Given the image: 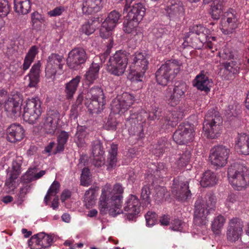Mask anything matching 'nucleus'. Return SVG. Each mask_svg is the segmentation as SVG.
<instances>
[{"label":"nucleus","instance_id":"1","mask_svg":"<svg viewBox=\"0 0 249 249\" xmlns=\"http://www.w3.org/2000/svg\"><path fill=\"white\" fill-rule=\"evenodd\" d=\"M123 192V188L119 183L115 184L113 188L109 183L103 186L98 202L100 213H108L110 215L115 217L124 211L127 215V218L132 220L140 212L141 203L136 196L130 195L122 209Z\"/></svg>","mask_w":249,"mask_h":249},{"label":"nucleus","instance_id":"2","mask_svg":"<svg viewBox=\"0 0 249 249\" xmlns=\"http://www.w3.org/2000/svg\"><path fill=\"white\" fill-rule=\"evenodd\" d=\"M216 197L212 193H208L204 198H198L195 204L194 222L198 226L205 225L208 220L207 216L214 211Z\"/></svg>","mask_w":249,"mask_h":249},{"label":"nucleus","instance_id":"3","mask_svg":"<svg viewBox=\"0 0 249 249\" xmlns=\"http://www.w3.org/2000/svg\"><path fill=\"white\" fill-rule=\"evenodd\" d=\"M228 178L234 189L242 190L249 185V168L243 163L234 162L228 168Z\"/></svg>","mask_w":249,"mask_h":249},{"label":"nucleus","instance_id":"4","mask_svg":"<svg viewBox=\"0 0 249 249\" xmlns=\"http://www.w3.org/2000/svg\"><path fill=\"white\" fill-rule=\"evenodd\" d=\"M128 61L130 64V79L132 81H142L148 69L149 62L147 55L140 52H135L131 55L129 53Z\"/></svg>","mask_w":249,"mask_h":249},{"label":"nucleus","instance_id":"5","mask_svg":"<svg viewBox=\"0 0 249 249\" xmlns=\"http://www.w3.org/2000/svg\"><path fill=\"white\" fill-rule=\"evenodd\" d=\"M181 64L176 60H168L155 73L157 83L166 86L180 71Z\"/></svg>","mask_w":249,"mask_h":249},{"label":"nucleus","instance_id":"6","mask_svg":"<svg viewBox=\"0 0 249 249\" xmlns=\"http://www.w3.org/2000/svg\"><path fill=\"white\" fill-rule=\"evenodd\" d=\"M222 119L219 113L213 109L209 110L205 117L203 129L208 138L215 139L219 134L222 128Z\"/></svg>","mask_w":249,"mask_h":249},{"label":"nucleus","instance_id":"7","mask_svg":"<svg viewBox=\"0 0 249 249\" xmlns=\"http://www.w3.org/2000/svg\"><path fill=\"white\" fill-rule=\"evenodd\" d=\"M85 105L90 113L98 114L105 108V95L103 89L99 87H93L88 90L85 96Z\"/></svg>","mask_w":249,"mask_h":249},{"label":"nucleus","instance_id":"8","mask_svg":"<svg viewBox=\"0 0 249 249\" xmlns=\"http://www.w3.org/2000/svg\"><path fill=\"white\" fill-rule=\"evenodd\" d=\"M129 53L117 51L110 56L107 64V71L112 74L120 76L125 71L128 61Z\"/></svg>","mask_w":249,"mask_h":249},{"label":"nucleus","instance_id":"9","mask_svg":"<svg viewBox=\"0 0 249 249\" xmlns=\"http://www.w3.org/2000/svg\"><path fill=\"white\" fill-rule=\"evenodd\" d=\"M41 105V101L37 97L28 99L24 107L23 114L24 120L29 124L36 123L42 112Z\"/></svg>","mask_w":249,"mask_h":249},{"label":"nucleus","instance_id":"10","mask_svg":"<svg viewBox=\"0 0 249 249\" xmlns=\"http://www.w3.org/2000/svg\"><path fill=\"white\" fill-rule=\"evenodd\" d=\"M221 30L225 35L233 33L238 28L239 20L235 10L229 8L223 13L221 17Z\"/></svg>","mask_w":249,"mask_h":249},{"label":"nucleus","instance_id":"11","mask_svg":"<svg viewBox=\"0 0 249 249\" xmlns=\"http://www.w3.org/2000/svg\"><path fill=\"white\" fill-rule=\"evenodd\" d=\"M88 58V55L84 48L75 47L68 53L66 64L70 69L77 70L85 63Z\"/></svg>","mask_w":249,"mask_h":249},{"label":"nucleus","instance_id":"12","mask_svg":"<svg viewBox=\"0 0 249 249\" xmlns=\"http://www.w3.org/2000/svg\"><path fill=\"white\" fill-rule=\"evenodd\" d=\"M187 86L184 83H177L173 89L166 90L164 98L166 103L171 107H175L179 104L185 96Z\"/></svg>","mask_w":249,"mask_h":249},{"label":"nucleus","instance_id":"13","mask_svg":"<svg viewBox=\"0 0 249 249\" xmlns=\"http://www.w3.org/2000/svg\"><path fill=\"white\" fill-rule=\"evenodd\" d=\"M135 97L128 92L114 99L111 103V110L113 114H122L125 113L133 104Z\"/></svg>","mask_w":249,"mask_h":249},{"label":"nucleus","instance_id":"14","mask_svg":"<svg viewBox=\"0 0 249 249\" xmlns=\"http://www.w3.org/2000/svg\"><path fill=\"white\" fill-rule=\"evenodd\" d=\"M64 64V57L56 53H52L47 60L45 76L53 80L58 70H62Z\"/></svg>","mask_w":249,"mask_h":249},{"label":"nucleus","instance_id":"15","mask_svg":"<svg viewBox=\"0 0 249 249\" xmlns=\"http://www.w3.org/2000/svg\"><path fill=\"white\" fill-rule=\"evenodd\" d=\"M194 136L193 126L189 123H182L174 132L173 139L178 144H186L192 142Z\"/></svg>","mask_w":249,"mask_h":249},{"label":"nucleus","instance_id":"16","mask_svg":"<svg viewBox=\"0 0 249 249\" xmlns=\"http://www.w3.org/2000/svg\"><path fill=\"white\" fill-rule=\"evenodd\" d=\"M230 152L229 148L223 145H218L213 148L210 152L209 159L211 163L217 167H223L227 163Z\"/></svg>","mask_w":249,"mask_h":249},{"label":"nucleus","instance_id":"17","mask_svg":"<svg viewBox=\"0 0 249 249\" xmlns=\"http://www.w3.org/2000/svg\"><path fill=\"white\" fill-rule=\"evenodd\" d=\"M60 115L55 110H49L43 120L42 128L46 134L53 135L58 128Z\"/></svg>","mask_w":249,"mask_h":249},{"label":"nucleus","instance_id":"18","mask_svg":"<svg viewBox=\"0 0 249 249\" xmlns=\"http://www.w3.org/2000/svg\"><path fill=\"white\" fill-rule=\"evenodd\" d=\"M145 6L141 2H131L130 4L126 1L124 8L123 14L127 13L126 18L140 22L145 15Z\"/></svg>","mask_w":249,"mask_h":249},{"label":"nucleus","instance_id":"19","mask_svg":"<svg viewBox=\"0 0 249 249\" xmlns=\"http://www.w3.org/2000/svg\"><path fill=\"white\" fill-rule=\"evenodd\" d=\"M53 241L51 235L44 232L32 236L28 241L31 249H43L50 247Z\"/></svg>","mask_w":249,"mask_h":249},{"label":"nucleus","instance_id":"20","mask_svg":"<svg viewBox=\"0 0 249 249\" xmlns=\"http://www.w3.org/2000/svg\"><path fill=\"white\" fill-rule=\"evenodd\" d=\"M172 192L177 199L181 201L191 196V191L189 189V181L182 178L174 180Z\"/></svg>","mask_w":249,"mask_h":249},{"label":"nucleus","instance_id":"21","mask_svg":"<svg viewBox=\"0 0 249 249\" xmlns=\"http://www.w3.org/2000/svg\"><path fill=\"white\" fill-rule=\"evenodd\" d=\"M167 16L173 20H178L183 18L185 14L184 8L182 2L172 0L166 7Z\"/></svg>","mask_w":249,"mask_h":249},{"label":"nucleus","instance_id":"22","mask_svg":"<svg viewBox=\"0 0 249 249\" xmlns=\"http://www.w3.org/2000/svg\"><path fill=\"white\" fill-rule=\"evenodd\" d=\"M6 134L8 141L16 142L21 141L24 138V130L21 125L13 124L7 127Z\"/></svg>","mask_w":249,"mask_h":249},{"label":"nucleus","instance_id":"23","mask_svg":"<svg viewBox=\"0 0 249 249\" xmlns=\"http://www.w3.org/2000/svg\"><path fill=\"white\" fill-rule=\"evenodd\" d=\"M107 0H83L82 10L83 14L89 15L99 12Z\"/></svg>","mask_w":249,"mask_h":249},{"label":"nucleus","instance_id":"24","mask_svg":"<svg viewBox=\"0 0 249 249\" xmlns=\"http://www.w3.org/2000/svg\"><path fill=\"white\" fill-rule=\"evenodd\" d=\"M235 148L241 154L249 155V135L244 133L238 134L235 140Z\"/></svg>","mask_w":249,"mask_h":249},{"label":"nucleus","instance_id":"25","mask_svg":"<svg viewBox=\"0 0 249 249\" xmlns=\"http://www.w3.org/2000/svg\"><path fill=\"white\" fill-rule=\"evenodd\" d=\"M209 30L201 25H195L189 28V31L185 34V38L187 39L191 36H194L195 35L200 36L199 40L202 42H206L207 40V35Z\"/></svg>","mask_w":249,"mask_h":249},{"label":"nucleus","instance_id":"26","mask_svg":"<svg viewBox=\"0 0 249 249\" xmlns=\"http://www.w3.org/2000/svg\"><path fill=\"white\" fill-rule=\"evenodd\" d=\"M118 145L114 143L111 145L110 149L108 150V154L105 162L107 170L109 171H112L117 166Z\"/></svg>","mask_w":249,"mask_h":249},{"label":"nucleus","instance_id":"27","mask_svg":"<svg viewBox=\"0 0 249 249\" xmlns=\"http://www.w3.org/2000/svg\"><path fill=\"white\" fill-rule=\"evenodd\" d=\"M5 111L8 116L13 118L20 114V106L19 103L13 98L9 99L4 105Z\"/></svg>","mask_w":249,"mask_h":249},{"label":"nucleus","instance_id":"28","mask_svg":"<svg viewBox=\"0 0 249 249\" xmlns=\"http://www.w3.org/2000/svg\"><path fill=\"white\" fill-rule=\"evenodd\" d=\"M104 149L100 142L92 144V154L94 157V164L95 166L99 167L104 163Z\"/></svg>","mask_w":249,"mask_h":249},{"label":"nucleus","instance_id":"29","mask_svg":"<svg viewBox=\"0 0 249 249\" xmlns=\"http://www.w3.org/2000/svg\"><path fill=\"white\" fill-rule=\"evenodd\" d=\"M99 189V187L93 186L86 191L84 198L85 205L87 208H90L95 204Z\"/></svg>","mask_w":249,"mask_h":249},{"label":"nucleus","instance_id":"30","mask_svg":"<svg viewBox=\"0 0 249 249\" xmlns=\"http://www.w3.org/2000/svg\"><path fill=\"white\" fill-rule=\"evenodd\" d=\"M81 77L77 75L65 85V93L67 99H71L77 90Z\"/></svg>","mask_w":249,"mask_h":249},{"label":"nucleus","instance_id":"31","mask_svg":"<svg viewBox=\"0 0 249 249\" xmlns=\"http://www.w3.org/2000/svg\"><path fill=\"white\" fill-rule=\"evenodd\" d=\"M41 63L40 61L35 63L30 69L28 74L29 77L30 82L28 85L29 87H35L39 80Z\"/></svg>","mask_w":249,"mask_h":249},{"label":"nucleus","instance_id":"32","mask_svg":"<svg viewBox=\"0 0 249 249\" xmlns=\"http://www.w3.org/2000/svg\"><path fill=\"white\" fill-rule=\"evenodd\" d=\"M38 53V48L36 46H33L30 48L25 56L23 64L21 67L23 72H25L30 68Z\"/></svg>","mask_w":249,"mask_h":249},{"label":"nucleus","instance_id":"33","mask_svg":"<svg viewBox=\"0 0 249 249\" xmlns=\"http://www.w3.org/2000/svg\"><path fill=\"white\" fill-rule=\"evenodd\" d=\"M31 0H14L15 12L20 15L28 14L31 10Z\"/></svg>","mask_w":249,"mask_h":249},{"label":"nucleus","instance_id":"34","mask_svg":"<svg viewBox=\"0 0 249 249\" xmlns=\"http://www.w3.org/2000/svg\"><path fill=\"white\" fill-rule=\"evenodd\" d=\"M88 133L86 128L83 126L77 127V131L74 136V140L77 146L79 148L84 147L86 145L85 139Z\"/></svg>","mask_w":249,"mask_h":249},{"label":"nucleus","instance_id":"35","mask_svg":"<svg viewBox=\"0 0 249 249\" xmlns=\"http://www.w3.org/2000/svg\"><path fill=\"white\" fill-rule=\"evenodd\" d=\"M194 85L198 89L208 91L210 90V82L208 77L204 74L197 75L195 80Z\"/></svg>","mask_w":249,"mask_h":249},{"label":"nucleus","instance_id":"36","mask_svg":"<svg viewBox=\"0 0 249 249\" xmlns=\"http://www.w3.org/2000/svg\"><path fill=\"white\" fill-rule=\"evenodd\" d=\"M224 1L223 0H214L211 5V14L213 19H218L223 11Z\"/></svg>","mask_w":249,"mask_h":249},{"label":"nucleus","instance_id":"37","mask_svg":"<svg viewBox=\"0 0 249 249\" xmlns=\"http://www.w3.org/2000/svg\"><path fill=\"white\" fill-rule=\"evenodd\" d=\"M217 182L216 175L211 171L205 172L200 181V184L203 187L212 186Z\"/></svg>","mask_w":249,"mask_h":249},{"label":"nucleus","instance_id":"38","mask_svg":"<svg viewBox=\"0 0 249 249\" xmlns=\"http://www.w3.org/2000/svg\"><path fill=\"white\" fill-rule=\"evenodd\" d=\"M100 68L99 64L97 63H92L91 64L85 74L86 79L89 83H92L94 80L98 78Z\"/></svg>","mask_w":249,"mask_h":249},{"label":"nucleus","instance_id":"39","mask_svg":"<svg viewBox=\"0 0 249 249\" xmlns=\"http://www.w3.org/2000/svg\"><path fill=\"white\" fill-rule=\"evenodd\" d=\"M226 222V219L221 214L215 216L212 222V230L215 234L219 235Z\"/></svg>","mask_w":249,"mask_h":249},{"label":"nucleus","instance_id":"40","mask_svg":"<svg viewBox=\"0 0 249 249\" xmlns=\"http://www.w3.org/2000/svg\"><path fill=\"white\" fill-rule=\"evenodd\" d=\"M243 231L227 230L226 231L227 239L230 242H235L238 241L239 238L241 239V242L244 244L248 243V241L245 239V237L241 238Z\"/></svg>","mask_w":249,"mask_h":249},{"label":"nucleus","instance_id":"41","mask_svg":"<svg viewBox=\"0 0 249 249\" xmlns=\"http://www.w3.org/2000/svg\"><path fill=\"white\" fill-rule=\"evenodd\" d=\"M169 145V142L165 138L161 139L158 141L157 144L153 145L151 151L156 156L160 157L163 154Z\"/></svg>","mask_w":249,"mask_h":249},{"label":"nucleus","instance_id":"42","mask_svg":"<svg viewBox=\"0 0 249 249\" xmlns=\"http://www.w3.org/2000/svg\"><path fill=\"white\" fill-rule=\"evenodd\" d=\"M32 26L36 30H40L42 24L45 21L44 18L38 12H34L31 14Z\"/></svg>","mask_w":249,"mask_h":249},{"label":"nucleus","instance_id":"43","mask_svg":"<svg viewBox=\"0 0 249 249\" xmlns=\"http://www.w3.org/2000/svg\"><path fill=\"white\" fill-rule=\"evenodd\" d=\"M120 18V15L119 13L114 10L108 14L107 17L103 22L106 23V24L114 29L118 22Z\"/></svg>","mask_w":249,"mask_h":249},{"label":"nucleus","instance_id":"44","mask_svg":"<svg viewBox=\"0 0 249 249\" xmlns=\"http://www.w3.org/2000/svg\"><path fill=\"white\" fill-rule=\"evenodd\" d=\"M60 184L57 181H54L50 186L44 197V202L48 205L49 201L51 200V196H55L59 191Z\"/></svg>","mask_w":249,"mask_h":249},{"label":"nucleus","instance_id":"45","mask_svg":"<svg viewBox=\"0 0 249 249\" xmlns=\"http://www.w3.org/2000/svg\"><path fill=\"white\" fill-rule=\"evenodd\" d=\"M243 221L240 218L235 217L229 219L227 229L243 231Z\"/></svg>","mask_w":249,"mask_h":249},{"label":"nucleus","instance_id":"46","mask_svg":"<svg viewBox=\"0 0 249 249\" xmlns=\"http://www.w3.org/2000/svg\"><path fill=\"white\" fill-rule=\"evenodd\" d=\"M127 21L124 23L123 30L124 32L127 34H133L136 32L139 22L129 19L126 18Z\"/></svg>","mask_w":249,"mask_h":249},{"label":"nucleus","instance_id":"47","mask_svg":"<svg viewBox=\"0 0 249 249\" xmlns=\"http://www.w3.org/2000/svg\"><path fill=\"white\" fill-rule=\"evenodd\" d=\"M150 194L151 192L149 186L145 185L142 188L141 198L143 207H147L150 204Z\"/></svg>","mask_w":249,"mask_h":249},{"label":"nucleus","instance_id":"48","mask_svg":"<svg viewBox=\"0 0 249 249\" xmlns=\"http://www.w3.org/2000/svg\"><path fill=\"white\" fill-rule=\"evenodd\" d=\"M223 65L225 71L228 72L229 74H236L239 72L240 67L236 61H231L223 63Z\"/></svg>","mask_w":249,"mask_h":249},{"label":"nucleus","instance_id":"49","mask_svg":"<svg viewBox=\"0 0 249 249\" xmlns=\"http://www.w3.org/2000/svg\"><path fill=\"white\" fill-rule=\"evenodd\" d=\"M69 137L68 132L65 131H61L57 138L58 146L57 148L58 150L62 151L64 150V145L67 143Z\"/></svg>","mask_w":249,"mask_h":249},{"label":"nucleus","instance_id":"50","mask_svg":"<svg viewBox=\"0 0 249 249\" xmlns=\"http://www.w3.org/2000/svg\"><path fill=\"white\" fill-rule=\"evenodd\" d=\"M240 111L239 105L234 102L229 105L227 108L225 110V114L228 117H235L238 115Z\"/></svg>","mask_w":249,"mask_h":249},{"label":"nucleus","instance_id":"51","mask_svg":"<svg viewBox=\"0 0 249 249\" xmlns=\"http://www.w3.org/2000/svg\"><path fill=\"white\" fill-rule=\"evenodd\" d=\"M90 177L89 170L88 168H83L80 177L81 185L86 187L89 186L91 182Z\"/></svg>","mask_w":249,"mask_h":249},{"label":"nucleus","instance_id":"52","mask_svg":"<svg viewBox=\"0 0 249 249\" xmlns=\"http://www.w3.org/2000/svg\"><path fill=\"white\" fill-rule=\"evenodd\" d=\"M145 120L142 122L139 123L137 121V124H135L134 126H132L129 129L130 132L134 135H137L139 138L143 137V125L142 124L145 122Z\"/></svg>","mask_w":249,"mask_h":249},{"label":"nucleus","instance_id":"53","mask_svg":"<svg viewBox=\"0 0 249 249\" xmlns=\"http://www.w3.org/2000/svg\"><path fill=\"white\" fill-rule=\"evenodd\" d=\"M191 154L190 151L186 150L180 155L178 160V164L180 166L186 165L190 161Z\"/></svg>","mask_w":249,"mask_h":249},{"label":"nucleus","instance_id":"54","mask_svg":"<svg viewBox=\"0 0 249 249\" xmlns=\"http://www.w3.org/2000/svg\"><path fill=\"white\" fill-rule=\"evenodd\" d=\"M114 29L109 25L106 24V23H103L102 26L100 29V35L102 38L108 37L111 33L112 31Z\"/></svg>","mask_w":249,"mask_h":249},{"label":"nucleus","instance_id":"55","mask_svg":"<svg viewBox=\"0 0 249 249\" xmlns=\"http://www.w3.org/2000/svg\"><path fill=\"white\" fill-rule=\"evenodd\" d=\"M37 172V168L34 167L29 168L25 174L22 177V180L25 182H30L34 180V176Z\"/></svg>","mask_w":249,"mask_h":249},{"label":"nucleus","instance_id":"56","mask_svg":"<svg viewBox=\"0 0 249 249\" xmlns=\"http://www.w3.org/2000/svg\"><path fill=\"white\" fill-rule=\"evenodd\" d=\"M146 224L148 226L154 225L157 221V215L155 212H148L145 215Z\"/></svg>","mask_w":249,"mask_h":249},{"label":"nucleus","instance_id":"57","mask_svg":"<svg viewBox=\"0 0 249 249\" xmlns=\"http://www.w3.org/2000/svg\"><path fill=\"white\" fill-rule=\"evenodd\" d=\"M9 12L10 7L7 0H0V16H6Z\"/></svg>","mask_w":249,"mask_h":249},{"label":"nucleus","instance_id":"58","mask_svg":"<svg viewBox=\"0 0 249 249\" xmlns=\"http://www.w3.org/2000/svg\"><path fill=\"white\" fill-rule=\"evenodd\" d=\"M80 31L87 35H90L94 33L95 28L92 26V23L87 22L82 25Z\"/></svg>","mask_w":249,"mask_h":249},{"label":"nucleus","instance_id":"59","mask_svg":"<svg viewBox=\"0 0 249 249\" xmlns=\"http://www.w3.org/2000/svg\"><path fill=\"white\" fill-rule=\"evenodd\" d=\"M8 176L9 178L6 179L5 184L9 189L8 192H11L13 191L15 189V180L17 178H15L14 175L10 173L8 174Z\"/></svg>","mask_w":249,"mask_h":249},{"label":"nucleus","instance_id":"60","mask_svg":"<svg viewBox=\"0 0 249 249\" xmlns=\"http://www.w3.org/2000/svg\"><path fill=\"white\" fill-rule=\"evenodd\" d=\"M184 223L181 220L176 219L173 221L170 226V229L174 231H181Z\"/></svg>","mask_w":249,"mask_h":249},{"label":"nucleus","instance_id":"61","mask_svg":"<svg viewBox=\"0 0 249 249\" xmlns=\"http://www.w3.org/2000/svg\"><path fill=\"white\" fill-rule=\"evenodd\" d=\"M118 124V123L116 118L110 115L106 124V126L109 130H115Z\"/></svg>","mask_w":249,"mask_h":249},{"label":"nucleus","instance_id":"62","mask_svg":"<svg viewBox=\"0 0 249 249\" xmlns=\"http://www.w3.org/2000/svg\"><path fill=\"white\" fill-rule=\"evenodd\" d=\"M20 173V164L16 161H13L12 163V170L10 174L14 175L15 178H18Z\"/></svg>","mask_w":249,"mask_h":249},{"label":"nucleus","instance_id":"63","mask_svg":"<svg viewBox=\"0 0 249 249\" xmlns=\"http://www.w3.org/2000/svg\"><path fill=\"white\" fill-rule=\"evenodd\" d=\"M65 9L63 6H58L55 7L54 9H53L48 12V14L50 17H56L61 15L62 13L64 11Z\"/></svg>","mask_w":249,"mask_h":249},{"label":"nucleus","instance_id":"64","mask_svg":"<svg viewBox=\"0 0 249 249\" xmlns=\"http://www.w3.org/2000/svg\"><path fill=\"white\" fill-rule=\"evenodd\" d=\"M156 171L157 173V175L160 177L166 175L167 168L163 163H159L158 164Z\"/></svg>","mask_w":249,"mask_h":249}]
</instances>
